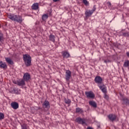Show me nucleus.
<instances>
[{
    "label": "nucleus",
    "instance_id": "f257e3e1",
    "mask_svg": "<svg viewBox=\"0 0 129 129\" xmlns=\"http://www.w3.org/2000/svg\"><path fill=\"white\" fill-rule=\"evenodd\" d=\"M23 59L26 67H29L32 65V57L30 55L28 54H23Z\"/></svg>",
    "mask_w": 129,
    "mask_h": 129
},
{
    "label": "nucleus",
    "instance_id": "f03ea898",
    "mask_svg": "<svg viewBox=\"0 0 129 129\" xmlns=\"http://www.w3.org/2000/svg\"><path fill=\"white\" fill-rule=\"evenodd\" d=\"M94 81L96 83H97L98 87L100 89H102V88H104L106 87L105 85L102 83L103 80L102 78L99 76H97L95 78Z\"/></svg>",
    "mask_w": 129,
    "mask_h": 129
},
{
    "label": "nucleus",
    "instance_id": "7ed1b4c3",
    "mask_svg": "<svg viewBox=\"0 0 129 129\" xmlns=\"http://www.w3.org/2000/svg\"><path fill=\"white\" fill-rule=\"evenodd\" d=\"M96 10V8H95V6L93 7V9L92 10H87L85 13L86 18H90V17H91V16H92V14H93L94 11Z\"/></svg>",
    "mask_w": 129,
    "mask_h": 129
},
{
    "label": "nucleus",
    "instance_id": "20e7f679",
    "mask_svg": "<svg viewBox=\"0 0 129 129\" xmlns=\"http://www.w3.org/2000/svg\"><path fill=\"white\" fill-rule=\"evenodd\" d=\"M72 76L71 71L70 70H67L66 72L65 79L69 84L70 82V78H71Z\"/></svg>",
    "mask_w": 129,
    "mask_h": 129
},
{
    "label": "nucleus",
    "instance_id": "39448f33",
    "mask_svg": "<svg viewBox=\"0 0 129 129\" xmlns=\"http://www.w3.org/2000/svg\"><path fill=\"white\" fill-rule=\"evenodd\" d=\"M42 107L44 109L49 110L50 109V103L48 100H45L42 104Z\"/></svg>",
    "mask_w": 129,
    "mask_h": 129
},
{
    "label": "nucleus",
    "instance_id": "423d86ee",
    "mask_svg": "<svg viewBox=\"0 0 129 129\" xmlns=\"http://www.w3.org/2000/svg\"><path fill=\"white\" fill-rule=\"evenodd\" d=\"M85 95L87 98H91V99H93V98L95 97V95H94L93 92L91 91L89 92H85Z\"/></svg>",
    "mask_w": 129,
    "mask_h": 129
},
{
    "label": "nucleus",
    "instance_id": "0eeeda50",
    "mask_svg": "<svg viewBox=\"0 0 129 129\" xmlns=\"http://www.w3.org/2000/svg\"><path fill=\"white\" fill-rule=\"evenodd\" d=\"M122 105H128L129 106V99L127 97H124L121 98Z\"/></svg>",
    "mask_w": 129,
    "mask_h": 129
},
{
    "label": "nucleus",
    "instance_id": "6e6552de",
    "mask_svg": "<svg viewBox=\"0 0 129 129\" xmlns=\"http://www.w3.org/2000/svg\"><path fill=\"white\" fill-rule=\"evenodd\" d=\"M23 79L24 80V81H26V82H28V81L31 79V75L30 74L26 73L24 74Z\"/></svg>",
    "mask_w": 129,
    "mask_h": 129
},
{
    "label": "nucleus",
    "instance_id": "1a4fd4ad",
    "mask_svg": "<svg viewBox=\"0 0 129 129\" xmlns=\"http://www.w3.org/2000/svg\"><path fill=\"white\" fill-rule=\"evenodd\" d=\"M101 90L104 94L105 99H106V100H108L109 96H108V95L107 94V90L106 89V87H105V88H103L102 89H101Z\"/></svg>",
    "mask_w": 129,
    "mask_h": 129
},
{
    "label": "nucleus",
    "instance_id": "9d476101",
    "mask_svg": "<svg viewBox=\"0 0 129 129\" xmlns=\"http://www.w3.org/2000/svg\"><path fill=\"white\" fill-rule=\"evenodd\" d=\"M76 121L78 122V123H80L81 124H84V123H85V119L81 118V117L77 118L76 119Z\"/></svg>",
    "mask_w": 129,
    "mask_h": 129
},
{
    "label": "nucleus",
    "instance_id": "9b49d317",
    "mask_svg": "<svg viewBox=\"0 0 129 129\" xmlns=\"http://www.w3.org/2000/svg\"><path fill=\"white\" fill-rule=\"evenodd\" d=\"M16 18H15V22H17V23H20V24H22L23 23V18L22 16L20 15H16Z\"/></svg>",
    "mask_w": 129,
    "mask_h": 129
},
{
    "label": "nucleus",
    "instance_id": "f8f14e48",
    "mask_svg": "<svg viewBox=\"0 0 129 129\" xmlns=\"http://www.w3.org/2000/svg\"><path fill=\"white\" fill-rule=\"evenodd\" d=\"M11 107L13 108V109H18L19 108V103L16 102H13L11 104Z\"/></svg>",
    "mask_w": 129,
    "mask_h": 129
},
{
    "label": "nucleus",
    "instance_id": "ddd939ff",
    "mask_svg": "<svg viewBox=\"0 0 129 129\" xmlns=\"http://www.w3.org/2000/svg\"><path fill=\"white\" fill-rule=\"evenodd\" d=\"M108 117L109 119L111 120V121H114V120L116 119V117H117V116L115 114H110L108 116Z\"/></svg>",
    "mask_w": 129,
    "mask_h": 129
},
{
    "label": "nucleus",
    "instance_id": "4468645a",
    "mask_svg": "<svg viewBox=\"0 0 129 129\" xmlns=\"http://www.w3.org/2000/svg\"><path fill=\"white\" fill-rule=\"evenodd\" d=\"M0 68L1 69H4V70H6L8 68V66L7 63L5 62H3V61H0Z\"/></svg>",
    "mask_w": 129,
    "mask_h": 129
},
{
    "label": "nucleus",
    "instance_id": "2eb2a0df",
    "mask_svg": "<svg viewBox=\"0 0 129 129\" xmlns=\"http://www.w3.org/2000/svg\"><path fill=\"white\" fill-rule=\"evenodd\" d=\"M5 60L7 63H8V64H9V65H14V61L12 60L11 58L5 57Z\"/></svg>",
    "mask_w": 129,
    "mask_h": 129
},
{
    "label": "nucleus",
    "instance_id": "dca6fc26",
    "mask_svg": "<svg viewBox=\"0 0 129 129\" xmlns=\"http://www.w3.org/2000/svg\"><path fill=\"white\" fill-rule=\"evenodd\" d=\"M18 86H25L26 85L25 80L21 79L20 81H18Z\"/></svg>",
    "mask_w": 129,
    "mask_h": 129
},
{
    "label": "nucleus",
    "instance_id": "f3484780",
    "mask_svg": "<svg viewBox=\"0 0 129 129\" xmlns=\"http://www.w3.org/2000/svg\"><path fill=\"white\" fill-rule=\"evenodd\" d=\"M39 9V3H34L32 6V9L37 11Z\"/></svg>",
    "mask_w": 129,
    "mask_h": 129
},
{
    "label": "nucleus",
    "instance_id": "a211bd4d",
    "mask_svg": "<svg viewBox=\"0 0 129 129\" xmlns=\"http://www.w3.org/2000/svg\"><path fill=\"white\" fill-rule=\"evenodd\" d=\"M89 104L91 106H92L93 107H95V108L96 107H97V104L95 101H90L89 102Z\"/></svg>",
    "mask_w": 129,
    "mask_h": 129
},
{
    "label": "nucleus",
    "instance_id": "6ab92c4d",
    "mask_svg": "<svg viewBox=\"0 0 129 129\" xmlns=\"http://www.w3.org/2000/svg\"><path fill=\"white\" fill-rule=\"evenodd\" d=\"M16 16L17 15H13V14H10L8 16V17L9 19L11 20V21H14L15 22Z\"/></svg>",
    "mask_w": 129,
    "mask_h": 129
},
{
    "label": "nucleus",
    "instance_id": "aec40b11",
    "mask_svg": "<svg viewBox=\"0 0 129 129\" xmlns=\"http://www.w3.org/2000/svg\"><path fill=\"white\" fill-rule=\"evenodd\" d=\"M62 56L63 58H69V57L70 56V54H69V52L67 51H63L62 52Z\"/></svg>",
    "mask_w": 129,
    "mask_h": 129
},
{
    "label": "nucleus",
    "instance_id": "412c9836",
    "mask_svg": "<svg viewBox=\"0 0 129 129\" xmlns=\"http://www.w3.org/2000/svg\"><path fill=\"white\" fill-rule=\"evenodd\" d=\"M55 38H56L54 35L50 34L49 36V40L52 42L53 43L55 42Z\"/></svg>",
    "mask_w": 129,
    "mask_h": 129
},
{
    "label": "nucleus",
    "instance_id": "4be33fe9",
    "mask_svg": "<svg viewBox=\"0 0 129 129\" xmlns=\"http://www.w3.org/2000/svg\"><path fill=\"white\" fill-rule=\"evenodd\" d=\"M76 112L77 113H83V110L79 107H77L76 108Z\"/></svg>",
    "mask_w": 129,
    "mask_h": 129
},
{
    "label": "nucleus",
    "instance_id": "5701e85b",
    "mask_svg": "<svg viewBox=\"0 0 129 129\" xmlns=\"http://www.w3.org/2000/svg\"><path fill=\"white\" fill-rule=\"evenodd\" d=\"M123 67H126L129 69V60H125L123 64Z\"/></svg>",
    "mask_w": 129,
    "mask_h": 129
},
{
    "label": "nucleus",
    "instance_id": "b1692460",
    "mask_svg": "<svg viewBox=\"0 0 129 129\" xmlns=\"http://www.w3.org/2000/svg\"><path fill=\"white\" fill-rule=\"evenodd\" d=\"M48 18H49V15L48 14H44L42 17V21H46Z\"/></svg>",
    "mask_w": 129,
    "mask_h": 129
},
{
    "label": "nucleus",
    "instance_id": "393cba45",
    "mask_svg": "<svg viewBox=\"0 0 129 129\" xmlns=\"http://www.w3.org/2000/svg\"><path fill=\"white\" fill-rule=\"evenodd\" d=\"M3 42H4V36L3 35L2 32L0 31V45H1Z\"/></svg>",
    "mask_w": 129,
    "mask_h": 129
},
{
    "label": "nucleus",
    "instance_id": "a878e982",
    "mask_svg": "<svg viewBox=\"0 0 129 129\" xmlns=\"http://www.w3.org/2000/svg\"><path fill=\"white\" fill-rule=\"evenodd\" d=\"M64 102L66 103V104H70V103H71V100L65 98Z\"/></svg>",
    "mask_w": 129,
    "mask_h": 129
},
{
    "label": "nucleus",
    "instance_id": "bb28decb",
    "mask_svg": "<svg viewBox=\"0 0 129 129\" xmlns=\"http://www.w3.org/2000/svg\"><path fill=\"white\" fill-rule=\"evenodd\" d=\"M5 118V114L2 112H0V120H2Z\"/></svg>",
    "mask_w": 129,
    "mask_h": 129
},
{
    "label": "nucleus",
    "instance_id": "cd10ccee",
    "mask_svg": "<svg viewBox=\"0 0 129 129\" xmlns=\"http://www.w3.org/2000/svg\"><path fill=\"white\" fill-rule=\"evenodd\" d=\"M123 36L124 37H129V32L123 33Z\"/></svg>",
    "mask_w": 129,
    "mask_h": 129
},
{
    "label": "nucleus",
    "instance_id": "c85d7f7f",
    "mask_svg": "<svg viewBox=\"0 0 129 129\" xmlns=\"http://www.w3.org/2000/svg\"><path fill=\"white\" fill-rule=\"evenodd\" d=\"M107 5H108V8H110L111 7V3L109 2L107 3Z\"/></svg>",
    "mask_w": 129,
    "mask_h": 129
},
{
    "label": "nucleus",
    "instance_id": "c756f323",
    "mask_svg": "<svg viewBox=\"0 0 129 129\" xmlns=\"http://www.w3.org/2000/svg\"><path fill=\"white\" fill-rule=\"evenodd\" d=\"M83 3L85 5H88V2H87V0H83Z\"/></svg>",
    "mask_w": 129,
    "mask_h": 129
},
{
    "label": "nucleus",
    "instance_id": "7c9ffc66",
    "mask_svg": "<svg viewBox=\"0 0 129 129\" xmlns=\"http://www.w3.org/2000/svg\"><path fill=\"white\" fill-rule=\"evenodd\" d=\"M22 129H27V126L22 125Z\"/></svg>",
    "mask_w": 129,
    "mask_h": 129
},
{
    "label": "nucleus",
    "instance_id": "2f4dec72",
    "mask_svg": "<svg viewBox=\"0 0 129 129\" xmlns=\"http://www.w3.org/2000/svg\"><path fill=\"white\" fill-rule=\"evenodd\" d=\"M104 62L105 63H108V62H109V60H104Z\"/></svg>",
    "mask_w": 129,
    "mask_h": 129
},
{
    "label": "nucleus",
    "instance_id": "473e14b6",
    "mask_svg": "<svg viewBox=\"0 0 129 129\" xmlns=\"http://www.w3.org/2000/svg\"><path fill=\"white\" fill-rule=\"evenodd\" d=\"M13 83L14 84H17L18 85V81L16 82V81H13Z\"/></svg>",
    "mask_w": 129,
    "mask_h": 129
},
{
    "label": "nucleus",
    "instance_id": "72a5a7b5",
    "mask_svg": "<svg viewBox=\"0 0 129 129\" xmlns=\"http://www.w3.org/2000/svg\"><path fill=\"white\" fill-rule=\"evenodd\" d=\"M59 1H60V0H53V2L54 3H57V2H59Z\"/></svg>",
    "mask_w": 129,
    "mask_h": 129
},
{
    "label": "nucleus",
    "instance_id": "f704fd0d",
    "mask_svg": "<svg viewBox=\"0 0 129 129\" xmlns=\"http://www.w3.org/2000/svg\"><path fill=\"white\" fill-rule=\"evenodd\" d=\"M87 129H93V128H92V127L88 126Z\"/></svg>",
    "mask_w": 129,
    "mask_h": 129
},
{
    "label": "nucleus",
    "instance_id": "c9c22d12",
    "mask_svg": "<svg viewBox=\"0 0 129 129\" xmlns=\"http://www.w3.org/2000/svg\"><path fill=\"white\" fill-rule=\"evenodd\" d=\"M126 55L127 56V57H129V51H128V52H127L126 53Z\"/></svg>",
    "mask_w": 129,
    "mask_h": 129
},
{
    "label": "nucleus",
    "instance_id": "e433bc0d",
    "mask_svg": "<svg viewBox=\"0 0 129 129\" xmlns=\"http://www.w3.org/2000/svg\"><path fill=\"white\" fill-rule=\"evenodd\" d=\"M0 14H1V11H0Z\"/></svg>",
    "mask_w": 129,
    "mask_h": 129
}]
</instances>
